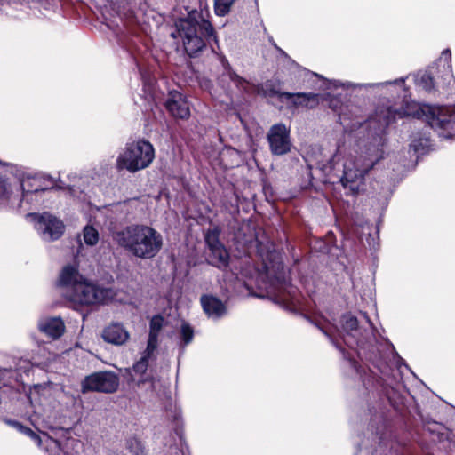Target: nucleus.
<instances>
[{
	"label": "nucleus",
	"mask_w": 455,
	"mask_h": 455,
	"mask_svg": "<svg viewBox=\"0 0 455 455\" xmlns=\"http://www.w3.org/2000/svg\"><path fill=\"white\" fill-rule=\"evenodd\" d=\"M330 107L338 113L340 123L350 131H365L364 139L358 143V150L345 153L339 147L329 160L327 168L339 181L347 195L357 196L366 189V176L384 158L387 143L386 129L397 117L410 116L405 109L379 106L374 116L364 120L359 116L358 107L339 106V100L331 99Z\"/></svg>",
	"instance_id": "f257e3e1"
},
{
	"label": "nucleus",
	"mask_w": 455,
	"mask_h": 455,
	"mask_svg": "<svg viewBox=\"0 0 455 455\" xmlns=\"http://www.w3.org/2000/svg\"><path fill=\"white\" fill-rule=\"evenodd\" d=\"M115 242L135 258L151 259L162 250L164 239L153 227L131 224L114 234Z\"/></svg>",
	"instance_id": "f03ea898"
},
{
	"label": "nucleus",
	"mask_w": 455,
	"mask_h": 455,
	"mask_svg": "<svg viewBox=\"0 0 455 455\" xmlns=\"http://www.w3.org/2000/svg\"><path fill=\"white\" fill-rule=\"evenodd\" d=\"M365 326L358 323L356 317L351 315H345L342 317V331L340 337L344 343L352 349H355L358 356H364L371 359L370 354L377 351V338L375 329L368 316L363 314Z\"/></svg>",
	"instance_id": "7ed1b4c3"
},
{
	"label": "nucleus",
	"mask_w": 455,
	"mask_h": 455,
	"mask_svg": "<svg viewBox=\"0 0 455 455\" xmlns=\"http://www.w3.org/2000/svg\"><path fill=\"white\" fill-rule=\"evenodd\" d=\"M178 36L181 38L186 52L193 57L205 46V40L212 39L218 43L212 25L200 17L197 20L194 15L181 19L176 23Z\"/></svg>",
	"instance_id": "20e7f679"
},
{
	"label": "nucleus",
	"mask_w": 455,
	"mask_h": 455,
	"mask_svg": "<svg viewBox=\"0 0 455 455\" xmlns=\"http://www.w3.org/2000/svg\"><path fill=\"white\" fill-rule=\"evenodd\" d=\"M155 158L153 145L145 140L127 142L118 154L116 167L118 171L134 173L148 168Z\"/></svg>",
	"instance_id": "39448f33"
},
{
	"label": "nucleus",
	"mask_w": 455,
	"mask_h": 455,
	"mask_svg": "<svg viewBox=\"0 0 455 455\" xmlns=\"http://www.w3.org/2000/svg\"><path fill=\"white\" fill-rule=\"evenodd\" d=\"M65 298L77 305L106 304L115 299L116 292L112 288L98 286L84 278L69 291H64Z\"/></svg>",
	"instance_id": "423d86ee"
},
{
	"label": "nucleus",
	"mask_w": 455,
	"mask_h": 455,
	"mask_svg": "<svg viewBox=\"0 0 455 455\" xmlns=\"http://www.w3.org/2000/svg\"><path fill=\"white\" fill-rule=\"evenodd\" d=\"M421 112L440 137L450 139L455 135V108L424 106Z\"/></svg>",
	"instance_id": "0eeeda50"
},
{
	"label": "nucleus",
	"mask_w": 455,
	"mask_h": 455,
	"mask_svg": "<svg viewBox=\"0 0 455 455\" xmlns=\"http://www.w3.org/2000/svg\"><path fill=\"white\" fill-rule=\"evenodd\" d=\"M405 78L401 77L398 79H395L394 81H386L383 83H374V84H353L350 82H345L342 83L338 80L329 81L328 84L326 85V89H337V88H343L346 90L349 89H377L378 92H385L387 95H390L392 98H395L397 96L398 98L403 97L405 99L407 90L404 85Z\"/></svg>",
	"instance_id": "6e6552de"
},
{
	"label": "nucleus",
	"mask_w": 455,
	"mask_h": 455,
	"mask_svg": "<svg viewBox=\"0 0 455 455\" xmlns=\"http://www.w3.org/2000/svg\"><path fill=\"white\" fill-rule=\"evenodd\" d=\"M33 221L35 228L42 240L45 242H52L60 239L65 230L63 221L56 216L43 212L30 213L28 215Z\"/></svg>",
	"instance_id": "1a4fd4ad"
},
{
	"label": "nucleus",
	"mask_w": 455,
	"mask_h": 455,
	"mask_svg": "<svg viewBox=\"0 0 455 455\" xmlns=\"http://www.w3.org/2000/svg\"><path fill=\"white\" fill-rule=\"evenodd\" d=\"M269 150L274 156H283L291 150V130L283 123L272 125L267 134Z\"/></svg>",
	"instance_id": "9d476101"
},
{
	"label": "nucleus",
	"mask_w": 455,
	"mask_h": 455,
	"mask_svg": "<svg viewBox=\"0 0 455 455\" xmlns=\"http://www.w3.org/2000/svg\"><path fill=\"white\" fill-rule=\"evenodd\" d=\"M271 292L274 300L289 310H295L300 304L298 289L285 280L276 278Z\"/></svg>",
	"instance_id": "9b49d317"
},
{
	"label": "nucleus",
	"mask_w": 455,
	"mask_h": 455,
	"mask_svg": "<svg viewBox=\"0 0 455 455\" xmlns=\"http://www.w3.org/2000/svg\"><path fill=\"white\" fill-rule=\"evenodd\" d=\"M119 381L114 373L97 372L84 379L82 383L83 392L89 390L112 393L116 390Z\"/></svg>",
	"instance_id": "f8f14e48"
},
{
	"label": "nucleus",
	"mask_w": 455,
	"mask_h": 455,
	"mask_svg": "<svg viewBox=\"0 0 455 455\" xmlns=\"http://www.w3.org/2000/svg\"><path fill=\"white\" fill-rule=\"evenodd\" d=\"M18 187L0 175V210H18L21 207Z\"/></svg>",
	"instance_id": "ddd939ff"
},
{
	"label": "nucleus",
	"mask_w": 455,
	"mask_h": 455,
	"mask_svg": "<svg viewBox=\"0 0 455 455\" xmlns=\"http://www.w3.org/2000/svg\"><path fill=\"white\" fill-rule=\"evenodd\" d=\"M165 107L174 117L185 119L190 115L186 98L178 91H171L169 92Z\"/></svg>",
	"instance_id": "4468645a"
},
{
	"label": "nucleus",
	"mask_w": 455,
	"mask_h": 455,
	"mask_svg": "<svg viewBox=\"0 0 455 455\" xmlns=\"http://www.w3.org/2000/svg\"><path fill=\"white\" fill-rule=\"evenodd\" d=\"M36 182V180L35 179L20 180L18 188L21 204L23 202H27L28 204H38L42 199L43 194L49 190L48 188H38L35 186Z\"/></svg>",
	"instance_id": "2eb2a0df"
},
{
	"label": "nucleus",
	"mask_w": 455,
	"mask_h": 455,
	"mask_svg": "<svg viewBox=\"0 0 455 455\" xmlns=\"http://www.w3.org/2000/svg\"><path fill=\"white\" fill-rule=\"evenodd\" d=\"M38 329L47 337L57 339L61 337L65 331V324L60 317L45 316L41 317L37 323Z\"/></svg>",
	"instance_id": "dca6fc26"
},
{
	"label": "nucleus",
	"mask_w": 455,
	"mask_h": 455,
	"mask_svg": "<svg viewBox=\"0 0 455 455\" xmlns=\"http://www.w3.org/2000/svg\"><path fill=\"white\" fill-rule=\"evenodd\" d=\"M130 338L128 331L122 323H113L108 325L102 331V339L116 346L125 344Z\"/></svg>",
	"instance_id": "f3484780"
},
{
	"label": "nucleus",
	"mask_w": 455,
	"mask_h": 455,
	"mask_svg": "<svg viewBox=\"0 0 455 455\" xmlns=\"http://www.w3.org/2000/svg\"><path fill=\"white\" fill-rule=\"evenodd\" d=\"M201 304L204 311L210 318L219 319L227 313L225 305L216 297L204 295L201 297Z\"/></svg>",
	"instance_id": "a211bd4d"
},
{
	"label": "nucleus",
	"mask_w": 455,
	"mask_h": 455,
	"mask_svg": "<svg viewBox=\"0 0 455 455\" xmlns=\"http://www.w3.org/2000/svg\"><path fill=\"white\" fill-rule=\"evenodd\" d=\"M221 62L225 69H227L228 75L229 76V79L241 90L244 91L247 93H253L256 92L258 94H263L264 96L267 95V92L263 91L262 87L255 86L238 76L236 73L231 70V68L229 67L228 61L225 57L221 58Z\"/></svg>",
	"instance_id": "6ab92c4d"
},
{
	"label": "nucleus",
	"mask_w": 455,
	"mask_h": 455,
	"mask_svg": "<svg viewBox=\"0 0 455 455\" xmlns=\"http://www.w3.org/2000/svg\"><path fill=\"white\" fill-rule=\"evenodd\" d=\"M83 279L76 267L68 265L60 272L59 285L65 290L64 291H69Z\"/></svg>",
	"instance_id": "aec40b11"
},
{
	"label": "nucleus",
	"mask_w": 455,
	"mask_h": 455,
	"mask_svg": "<svg viewBox=\"0 0 455 455\" xmlns=\"http://www.w3.org/2000/svg\"><path fill=\"white\" fill-rule=\"evenodd\" d=\"M280 98H285L287 100H291L292 104L295 107H307L313 108L314 106L318 104L319 94L309 92H298V93H291V92H282L280 94Z\"/></svg>",
	"instance_id": "412c9836"
},
{
	"label": "nucleus",
	"mask_w": 455,
	"mask_h": 455,
	"mask_svg": "<svg viewBox=\"0 0 455 455\" xmlns=\"http://www.w3.org/2000/svg\"><path fill=\"white\" fill-rule=\"evenodd\" d=\"M164 319L163 316L157 315H154L149 323V335H148V351H155L157 347V341H158V334L161 331L163 324H164Z\"/></svg>",
	"instance_id": "4be33fe9"
},
{
	"label": "nucleus",
	"mask_w": 455,
	"mask_h": 455,
	"mask_svg": "<svg viewBox=\"0 0 455 455\" xmlns=\"http://www.w3.org/2000/svg\"><path fill=\"white\" fill-rule=\"evenodd\" d=\"M228 259V253L222 244L210 249L209 261L212 265L219 268L226 267Z\"/></svg>",
	"instance_id": "5701e85b"
},
{
	"label": "nucleus",
	"mask_w": 455,
	"mask_h": 455,
	"mask_svg": "<svg viewBox=\"0 0 455 455\" xmlns=\"http://www.w3.org/2000/svg\"><path fill=\"white\" fill-rule=\"evenodd\" d=\"M154 352L155 351H148V346H147L140 359L132 366V371L135 374L141 376L146 372L149 360L151 359Z\"/></svg>",
	"instance_id": "b1692460"
},
{
	"label": "nucleus",
	"mask_w": 455,
	"mask_h": 455,
	"mask_svg": "<svg viewBox=\"0 0 455 455\" xmlns=\"http://www.w3.org/2000/svg\"><path fill=\"white\" fill-rule=\"evenodd\" d=\"M438 65L443 64V75L442 76L446 80L452 76L451 68V52L449 49L443 50L440 59L438 60Z\"/></svg>",
	"instance_id": "393cba45"
},
{
	"label": "nucleus",
	"mask_w": 455,
	"mask_h": 455,
	"mask_svg": "<svg viewBox=\"0 0 455 455\" xmlns=\"http://www.w3.org/2000/svg\"><path fill=\"white\" fill-rule=\"evenodd\" d=\"M83 238L86 245L94 246L99 242L100 235L94 227L86 225L83 229Z\"/></svg>",
	"instance_id": "a878e982"
},
{
	"label": "nucleus",
	"mask_w": 455,
	"mask_h": 455,
	"mask_svg": "<svg viewBox=\"0 0 455 455\" xmlns=\"http://www.w3.org/2000/svg\"><path fill=\"white\" fill-rule=\"evenodd\" d=\"M180 335V346L184 347L193 340L194 330L188 323L183 322L181 324Z\"/></svg>",
	"instance_id": "bb28decb"
},
{
	"label": "nucleus",
	"mask_w": 455,
	"mask_h": 455,
	"mask_svg": "<svg viewBox=\"0 0 455 455\" xmlns=\"http://www.w3.org/2000/svg\"><path fill=\"white\" fill-rule=\"evenodd\" d=\"M126 448L133 455H147L142 443L136 437H131L127 440Z\"/></svg>",
	"instance_id": "cd10ccee"
},
{
	"label": "nucleus",
	"mask_w": 455,
	"mask_h": 455,
	"mask_svg": "<svg viewBox=\"0 0 455 455\" xmlns=\"http://www.w3.org/2000/svg\"><path fill=\"white\" fill-rule=\"evenodd\" d=\"M322 331L330 338V339L331 340V342L336 346V347L338 349H339L341 351V353L343 354L344 355V358L347 361L350 368L357 374L361 377V372H360V366L358 365V363L355 362L354 359H351L350 357H347L346 354H345V351L344 349H342L336 341L333 340V338L331 336V334H329L326 331H324L323 329H322Z\"/></svg>",
	"instance_id": "c85d7f7f"
},
{
	"label": "nucleus",
	"mask_w": 455,
	"mask_h": 455,
	"mask_svg": "<svg viewBox=\"0 0 455 455\" xmlns=\"http://www.w3.org/2000/svg\"><path fill=\"white\" fill-rule=\"evenodd\" d=\"M235 0H215V12L218 16H225L230 11Z\"/></svg>",
	"instance_id": "c756f323"
},
{
	"label": "nucleus",
	"mask_w": 455,
	"mask_h": 455,
	"mask_svg": "<svg viewBox=\"0 0 455 455\" xmlns=\"http://www.w3.org/2000/svg\"><path fill=\"white\" fill-rule=\"evenodd\" d=\"M220 231L217 228L209 229L205 235V243L208 245L209 250L216 246L220 245L219 240Z\"/></svg>",
	"instance_id": "7c9ffc66"
},
{
	"label": "nucleus",
	"mask_w": 455,
	"mask_h": 455,
	"mask_svg": "<svg viewBox=\"0 0 455 455\" xmlns=\"http://www.w3.org/2000/svg\"><path fill=\"white\" fill-rule=\"evenodd\" d=\"M417 84L425 91H431L435 86L434 77L431 74L425 73L417 79Z\"/></svg>",
	"instance_id": "2f4dec72"
},
{
	"label": "nucleus",
	"mask_w": 455,
	"mask_h": 455,
	"mask_svg": "<svg viewBox=\"0 0 455 455\" xmlns=\"http://www.w3.org/2000/svg\"><path fill=\"white\" fill-rule=\"evenodd\" d=\"M14 374V371L11 369L0 368V389L12 384Z\"/></svg>",
	"instance_id": "473e14b6"
},
{
	"label": "nucleus",
	"mask_w": 455,
	"mask_h": 455,
	"mask_svg": "<svg viewBox=\"0 0 455 455\" xmlns=\"http://www.w3.org/2000/svg\"><path fill=\"white\" fill-rule=\"evenodd\" d=\"M4 422L13 428L17 427L20 424V422L12 419H4Z\"/></svg>",
	"instance_id": "72a5a7b5"
},
{
	"label": "nucleus",
	"mask_w": 455,
	"mask_h": 455,
	"mask_svg": "<svg viewBox=\"0 0 455 455\" xmlns=\"http://www.w3.org/2000/svg\"><path fill=\"white\" fill-rule=\"evenodd\" d=\"M410 147H411V148H413V150H414L416 153L419 152V145H418V143H417L416 141H413V142L410 145Z\"/></svg>",
	"instance_id": "f704fd0d"
},
{
	"label": "nucleus",
	"mask_w": 455,
	"mask_h": 455,
	"mask_svg": "<svg viewBox=\"0 0 455 455\" xmlns=\"http://www.w3.org/2000/svg\"><path fill=\"white\" fill-rule=\"evenodd\" d=\"M108 455H124V453L122 451H109Z\"/></svg>",
	"instance_id": "c9c22d12"
},
{
	"label": "nucleus",
	"mask_w": 455,
	"mask_h": 455,
	"mask_svg": "<svg viewBox=\"0 0 455 455\" xmlns=\"http://www.w3.org/2000/svg\"><path fill=\"white\" fill-rule=\"evenodd\" d=\"M14 169H15V171H16V172L18 171L17 166H13V165H12V172H13V171H14Z\"/></svg>",
	"instance_id": "e433bc0d"
}]
</instances>
